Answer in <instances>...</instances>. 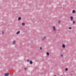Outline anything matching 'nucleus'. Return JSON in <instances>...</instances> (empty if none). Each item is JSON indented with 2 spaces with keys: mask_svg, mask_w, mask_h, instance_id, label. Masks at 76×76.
<instances>
[{
  "mask_svg": "<svg viewBox=\"0 0 76 76\" xmlns=\"http://www.w3.org/2000/svg\"><path fill=\"white\" fill-rule=\"evenodd\" d=\"M9 73H6L4 74V76H9Z\"/></svg>",
  "mask_w": 76,
  "mask_h": 76,
  "instance_id": "obj_1",
  "label": "nucleus"
},
{
  "mask_svg": "<svg viewBox=\"0 0 76 76\" xmlns=\"http://www.w3.org/2000/svg\"><path fill=\"white\" fill-rule=\"evenodd\" d=\"M70 19L71 21H73V16H71L70 17Z\"/></svg>",
  "mask_w": 76,
  "mask_h": 76,
  "instance_id": "obj_2",
  "label": "nucleus"
},
{
  "mask_svg": "<svg viewBox=\"0 0 76 76\" xmlns=\"http://www.w3.org/2000/svg\"><path fill=\"white\" fill-rule=\"evenodd\" d=\"M53 31H56V28L55 26H53Z\"/></svg>",
  "mask_w": 76,
  "mask_h": 76,
  "instance_id": "obj_3",
  "label": "nucleus"
},
{
  "mask_svg": "<svg viewBox=\"0 0 76 76\" xmlns=\"http://www.w3.org/2000/svg\"><path fill=\"white\" fill-rule=\"evenodd\" d=\"M62 47L63 48H64L66 47V46L65 45H64V44H63L62 45Z\"/></svg>",
  "mask_w": 76,
  "mask_h": 76,
  "instance_id": "obj_4",
  "label": "nucleus"
},
{
  "mask_svg": "<svg viewBox=\"0 0 76 76\" xmlns=\"http://www.w3.org/2000/svg\"><path fill=\"white\" fill-rule=\"evenodd\" d=\"M46 54L48 56H50V53L48 52H47L46 53Z\"/></svg>",
  "mask_w": 76,
  "mask_h": 76,
  "instance_id": "obj_5",
  "label": "nucleus"
},
{
  "mask_svg": "<svg viewBox=\"0 0 76 76\" xmlns=\"http://www.w3.org/2000/svg\"><path fill=\"white\" fill-rule=\"evenodd\" d=\"M20 31H18L17 32L16 34H20Z\"/></svg>",
  "mask_w": 76,
  "mask_h": 76,
  "instance_id": "obj_6",
  "label": "nucleus"
},
{
  "mask_svg": "<svg viewBox=\"0 0 76 76\" xmlns=\"http://www.w3.org/2000/svg\"><path fill=\"white\" fill-rule=\"evenodd\" d=\"M33 62H32V61H30V64H33Z\"/></svg>",
  "mask_w": 76,
  "mask_h": 76,
  "instance_id": "obj_7",
  "label": "nucleus"
},
{
  "mask_svg": "<svg viewBox=\"0 0 76 76\" xmlns=\"http://www.w3.org/2000/svg\"><path fill=\"white\" fill-rule=\"evenodd\" d=\"M72 13H75L76 12V11H75V10H72Z\"/></svg>",
  "mask_w": 76,
  "mask_h": 76,
  "instance_id": "obj_8",
  "label": "nucleus"
},
{
  "mask_svg": "<svg viewBox=\"0 0 76 76\" xmlns=\"http://www.w3.org/2000/svg\"><path fill=\"white\" fill-rule=\"evenodd\" d=\"M18 20H21V17H19L18 18Z\"/></svg>",
  "mask_w": 76,
  "mask_h": 76,
  "instance_id": "obj_9",
  "label": "nucleus"
},
{
  "mask_svg": "<svg viewBox=\"0 0 76 76\" xmlns=\"http://www.w3.org/2000/svg\"><path fill=\"white\" fill-rule=\"evenodd\" d=\"M65 70L66 72H67V71H68V68H66L65 69Z\"/></svg>",
  "mask_w": 76,
  "mask_h": 76,
  "instance_id": "obj_10",
  "label": "nucleus"
},
{
  "mask_svg": "<svg viewBox=\"0 0 76 76\" xmlns=\"http://www.w3.org/2000/svg\"><path fill=\"white\" fill-rule=\"evenodd\" d=\"M16 42V41L14 40L13 41V44H15V43Z\"/></svg>",
  "mask_w": 76,
  "mask_h": 76,
  "instance_id": "obj_11",
  "label": "nucleus"
},
{
  "mask_svg": "<svg viewBox=\"0 0 76 76\" xmlns=\"http://www.w3.org/2000/svg\"><path fill=\"white\" fill-rule=\"evenodd\" d=\"M45 39H46V37L45 36L44 37L42 38V40H44Z\"/></svg>",
  "mask_w": 76,
  "mask_h": 76,
  "instance_id": "obj_12",
  "label": "nucleus"
},
{
  "mask_svg": "<svg viewBox=\"0 0 76 76\" xmlns=\"http://www.w3.org/2000/svg\"><path fill=\"white\" fill-rule=\"evenodd\" d=\"M22 25L23 26H25V24L24 23H22Z\"/></svg>",
  "mask_w": 76,
  "mask_h": 76,
  "instance_id": "obj_13",
  "label": "nucleus"
},
{
  "mask_svg": "<svg viewBox=\"0 0 76 76\" xmlns=\"http://www.w3.org/2000/svg\"><path fill=\"white\" fill-rule=\"evenodd\" d=\"M72 23L73 24H75V21H73L72 22Z\"/></svg>",
  "mask_w": 76,
  "mask_h": 76,
  "instance_id": "obj_14",
  "label": "nucleus"
},
{
  "mask_svg": "<svg viewBox=\"0 0 76 76\" xmlns=\"http://www.w3.org/2000/svg\"><path fill=\"white\" fill-rule=\"evenodd\" d=\"M68 29H72V27H69L68 28Z\"/></svg>",
  "mask_w": 76,
  "mask_h": 76,
  "instance_id": "obj_15",
  "label": "nucleus"
},
{
  "mask_svg": "<svg viewBox=\"0 0 76 76\" xmlns=\"http://www.w3.org/2000/svg\"><path fill=\"white\" fill-rule=\"evenodd\" d=\"M60 22H61V21H58V23H60Z\"/></svg>",
  "mask_w": 76,
  "mask_h": 76,
  "instance_id": "obj_16",
  "label": "nucleus"
},
{
  "mask_svg": "<svg viewBox=\"0 0 76 76\" xmlns=\"http://www.w3.org/2000/svg\"><path fill=\"white\" fill-rule=\"evenodd\" d=\"M27 62H29V59L27 60Z\"/></svg>",
  "mask_w": 76,
  "mask_h": 76,
  "instance_id": "obj_17",
  "label": "nucleus"
},
{
  "mask_svg": "<svg viewBox=\"0 0 76 76\" xmlns=\"http://www.w3.org/2000/svg\"><path fill=\"white\" fill-rule=\"evenodd\" d=\"M61 57H62L63 56V54H61Z\"/></svg>",
  "mask_w": 76,
  "mask_h": 76,
  "instance_id": "obj_18",
  "label": "nucleus"
},
{
  "mask_svg": "<svg viewBox=\"0 0 76 76\" xmlns=\"http://www.w3.org/2000/svg\"><path fill=\"white\" fill-rule=\"evenodd\" d=\"M40 50H42V47H40Z\"/></svg>",
  "mask_w": 76,
  "mask_h": 76,
  "instance_id": "obj_19",
  "label": "nucleus"
},
{
  "mask_svg": "<svg viewBox=\"0 0 76 76\" xmlns=\"http://www.w3.org/2000/svg\"><path fill=\"white\" fill-rule=\"evenodd\" d=\"M4 34V31H3L2 32V34Z\"/></svg>",
  "mask_w": 76,
  "mask_h": 76,
  "instance_id": "obj_20",
  "label": "nucleus"
},
{
  "mask_svg": "<svg viewBox=\"0 0 76 76\" xmlns=\"http://www.w3.org/2000/svg\"><path fill=\"white\" fill-rule=\"evenodd\" d=\"M24 70H26V68H25Z\"/></svg>",
  "mask_w": 76,
  "mask_h": 76,
  "instance_id": "obj_21",
  "label": "nucleus"
},
{
  "mask_svg": "<svg viewBox=\"0 0 76 76\" xmlns=\"http://www.w3.org/2000/svg\"><path fill=\"white\" fill-rule=\"evenodd\" d=\"M61 76H63V75H61Z\"/></svg>",
  "mask_w": 76,
  "mask_h": 76,
  "instance_id": "obj_22",
  "label": "nucleus"
}]
</instances>
